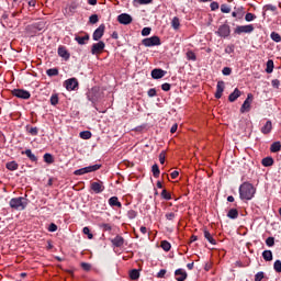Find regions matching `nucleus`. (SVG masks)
<instances>
[{
    "mask_svg": "<svg viewBox=\"0 0 281 281\" xmlns=\"http://www.w3.org/2000/svg\"><path fill=\"white\" fill-rule=\"evenodd\" d=\"M262 166H265L266 168H269V166H271L273 164V158L271 157H266L261 160Z\"/></svg>",
    "mask_w": 281,
    "mask_h": 281,
    "instance_id": "obj_30",
    "label": "nucleus"
},
{
    "mask_svg": "<svg viewBox=\"0 0 281 281\" xmlns=\"http://www.w3.org/2000/svg\"><path fill=\"white\" fill-rule=\"evenodd\" d=\"M104 47H106V45L104 44V42L100 41L92 45L91 54L93 55L102 54V52H104Z\"/></svg>",
    "mask_w": 281,
    "mask_h": 281,
    "instance_id": "obj_9",
    "label": "nucleus"
},
{
    "mask_svg": "<svg viewBox=\"0 0 281 281\" xmlns=\"http://www.w3.org/2000/svg\"><path fill=\"white\" fill-rule=\"evenodd\" d=\"M274 271H277V273H281V261L277 260L274 262Z\"/></svg>",
    "mask_w": 281,
    "mask_h": 281,
    "instance_id": "obj_49",
    "label": "nucleus"
},
{
    "mask_svg": "<svg viewBox=\"0 0 281 281\" xmlns=\"http://www.w3.org/2000/svg\"><path fill=\"white\" fill-rule=\"evenodd\" d=\"M22 155H26L31 161H38V158L32 153V149H26L25 151H22Z\"/></svg>",
    "mask_w": 281,
    "mask_h": 281,
    "instance_id": "obj_24",
    "label": "nucleus"
},
{
    "mask_svg": "<svg viewBox=\"0 0 281 281\" xmlns=\"http://www.w3.org/2000/svg\"><path fill=\"white\" fill-rule=\"evenodd\" d=\"M65 86H66L67 91H74L78 87V79L70 78L65 81Z\"/></svg>",
    "mask_w": 281,
    "mask_h": 281,
    "instance_id": "obj_10",
    "label": "nucleus"
},
{
    "mask_svg": "<svg viewBox=\"0 0 281 281\" xmlns=\"http://www.w3.org/2000/svg\"><path fill=\"white\" fill-rule=\"evenodd\" d=\"M109 205L111 207H122V202L117 199V196H112L109 199Z\"/></svg>",
    "mask_w": 281,
    "mask_h": 281,
    "instance_id": "obj_18",
    "label": "nucleus"
},
{
    "mask_svg": "<svg viewBox=\"0 0 281 281\" xmlns=\"http://www.w3.org/2000/svg\"><path fill=\"white\" fill-rule=\"evenodd\" d=\"M101 227L104 229V232H111L112 229L111 224H102Z\"/></svg>",
    "mask_w": 281,
    "mask_h": 281,
    "instance_id": "obj_62",
    "label": "nucleus"
},
{
    "mask_svg": "<svg viewBox=\"0 0 281 281\" xmlns=\"http://www.w3.org/2000/svg\"><path fill=\"white\" fill-rule=\"evenodd\" d=\"M89 21H90V23H92V24L98 23V14H92V15L89 18Z\"/></svg>",
    "mask_w": 281,
    "mask_h": 281,
    "instance_id": "obj_58",
    "label": "nucleus"
},
{
    "mask_svg": "<svg viewBox=\"0 0 281 281\" xmlns=\"http://www.w3.org/2000/svg\"><path fill=\"white\" fill-rule=\"evenodd\" d=\"M8 170H19V164L16 161H11L7 164Z\"/></svg>",
    "mask_w": 281,
    "mask_h": 281,
    "instance_id": "obj_33",
    "label": "nucleus"
},
{
    "mask_svg": "<svg viewBox=\"0 0 281 281\" xmlns=\"http://www.w3.org/2000/svg\"><path fill=\"white\" fill-rule=\"evenodd\" d=\"M223 91H225V82L218 81L216 86V92H215V98L217 100H221V98H223Z\"/></svg>",
    "mask_w": 281,
    "mask_h": 281,
    "instance_id": "obj_12",
    "label": "nucleus"
},
{
    "mask_svg": "<svg viewBox=\"0 0 281 281\" xmlns=\"http://www.w3.org/2000/svg\"><path fill=\"white\" fill-rule=\"evenodd\" d=\"M104 30L105 26L104 24H101L93 33L92 38L93 41H100V38H102V36H104Z\"/></svg>",
    "mask_w": 281,
    "mask_h": 281,
    "instance_id": "obj_11",
    "label": "nucleus"
},
{
    "mask_svg": "<svg viewBox=\"0 0 281 281\" xmlns=\"http://www.w3.org/2000/svg\"><path fill=\"white\" fill-rule=\"evenodd\" d=\"M175 277L177 281H186L188 279V272L183 269H178L175 272Z\"/></svg>",
    "mask_w": 281,
    "mask_h": 281,
    "instance_id": "obj_13",
    "label": "nucleus"
},
{
    "mask_svg": "<svg viewBox=\"0 0 281 281\" xmlns=\"http://www.w3.org/2000/svg\"><path fill=\"white\" fill-rule=\"evenodd\" d=\"M272 130L273 124L271 123V121H267L265 126L261 127V133H263V135H269V133H271Z\"/></svg>",
    "mask_w": 281,
    "mask_h": 281,
    "instance_id": "obj_17",
    "label": "nucleus"
},
{
    "mask_svg": "<svg viewBox=\"0 0 281 281\" xmlns=\"http://www.w3.org/2000/svg\"><path fill=\"white\" fill-rule=\"evenodd\" d=\"M254 32V25H241L235 29V34H251Z\"/></svg>",
    "mask_w": 281,
    "mask_h": 281,
    "instance_id": "obj_8",
    "label": "nucleus"
},
{
    "mask_svg": "<svg viewBox=\"0 0 281 281\" xmlns=\"http://www.w3.org/2000/svg\"><path fill=\"white\" fill-rule=\"evenodd\" d=\"M151 29L150 27H144L142 30V36H148L150 35Z\"/></svg>",
    "mask_w": 281,
    "mask_h": 281,
    "instance_id": "obj_53",
    "label": "nucleus"
},
{
    "mask_svg": "<svg viewBox=\"0 0 281 281\" xmlns=\"http://www.w3.org/2000/svg\"><path fill=\"white\" fill-rule=\"evenodd\" d=\"M58 55L61 58H65V60H69V52H67V48H65V46H60L58 48Z\"/></svg>",
    "mask_w": 281,
    "mask_h": 281,
    "instance_id": "obj_20",
    "label": "nucleus"
},
{
    "mask_svg": "<svg viewBox=\"0 0 281 281\" xmlns=\"http://www.w3.org/2000/svg\"><path fill=\"white\" fill-rule=\"evenodd\" d=\"M170 83H162L161 85V89H162V91H170Z\"/></svg>",
    "mask_w": 281,
    "mask_h": 281,
    "instance_id": "obj_63",
    "label": "nucleus"
},
{
    "mask_svg": "<svg viewBox=\"0 0 281 281\" xmlns=\"http://www.w3.org/2000/svg\"><path fill=\"white\" fill-rule=\"evenodd\" d=\"M265 279V272H258L255 276V281H262Z\"/></svg>",
    "mask_w": 281,
    "mask_h": 281,
    "instance_id": "obj_50",
    "label": "nucleus"
},
{
    "mask_svg": "<svg viewBox=\"0 0 281 281\" xmlns=\"http://www.w3.org/2000/svg\"><path fill=\"white\" fill-rule=\"evenodd\" d=\"M47 76H58V69L50 68L46 71Z\"/></svg>",
    "mask_w": 281,
    "mask_h": 281,
    "instance_id": "obj_46",
    "label": "nucleus"
},
{
    "mask_svg": "<svg viewBox=\"0 0 281 281\" xmlns=\"http://www.w3.org/2000/svg\"><path fill=\"white\" fill-rule=\"evenodd\" d=\"M91 190L95 192V194H100V192H104V184L102 182H92Z\"/></svg>",
    "mask_w": 281,
    "mask_h": 281,
    "instance_id": "obj_15",
    "label": "nucleus"
},
{
    "mask_svg": "<svg viewBox=\"0 0 281 281\" xmlns=\"http://www.w3.org/2000/svg\"><path fill=\"white\" fill-rule=\"evenodd\" d=\"M267 74H273V60L269 59L267 61V68H266Z\"/></svg>",
    "mask_w": 281,
    "mask_h": 281,
    "instance_id": "obj_32",
    "label": "nucleus"
},
{
    "mask_svg": "<svg viewBox=\"0 0 281 281\" xmlns=\"http://www.w3.org/2000/svg\"><path fill=\"white\" fill-rule=\"evenodd\" d=\"M87 167L86 168H81L75 171L76 176H81V175H87Z\"/></svg>",
    "mask_w": 281,
    "mask_h": 281,
    "instance_id": "obj_51",
    "label": "nucleus"
},
{
    "mask_svg": "<svg viewBox=\"0 0 281 281\" xmlns=\"http://www.w3.org/2000/svg\"><path fill=\"white\" fill-rule=\"evenodd\" d=\"M256 19V15L254 13H247L245 16V20L250 22L254 21Z\"/></svg>",
    "mask_w": 281,
    "mask_h": 281,
    "instance_id": "obj_54",
    "label": "nucleus"
},
{
    "mask_svg": "<svg viewBox=\"0 0 281 281\" xmlns=\"http://www.w3.org/2000/svg\"><path fill=\"white\" fill-rule=\"evenodd\" d=\"M171 247L172 246L170 245V243L166 240L161 241V248L164 249V251H170Z\"/></svg>",
    "mask_w": 281,
    "mask_h": 281,
    "instance_id": "obj_39",
    "label": "nucleus"
},
{
    "mask_svg": "<svg viewBox=\"0 0 281 281\" xmlns=\"http://www.w3.org/2000/svg\"><path fill=\"white\" fill-rule=\"evenodd\" d=\"M79 136L81 137V139H91V132L89 131L80 132Z\"/></svg>",
    "mask_w": 281,
    "mask_h": 281,
    "instance_id": "obj_36",
    "label": "nucleus"
},
{
    "mask_svg": "<svg viewBox=\"0 0 281 281\" xmlns=\"http://www.w3.org/2000/svg\"><path fill=\"white\" fill-rule=\"evenodd\" d=\"M228 218H238V210L236 209H231L227 213Z\"/></svg>",
    "mask_w": 281,
    "mask_h": 281,
    "instance_id": "obj_29",
    "label": "nucleus"
},
{
    "mask_svg": "<svg viewBox=\"0 0 281 281\" xmlns=\"http://www.w3.org/2000/svg\"><path fill=\"white\" fill-rule=\"evenodd\" d=\"M142 44L145 46V47H155L157 45H161V40L159 38V36L157 35H154L151 37H147V38H144L142 41Z\"/></svg>",
    "mask_w": 281,
    "mask_h": 281,
    "instance_id": "obj_3",
    "label": "nucleus"
},
{
    "mask_svg": "<svg viewBox=\"0 0 281 281\" xmlns=\"http://www.w3.org/2000/svg\"><path fill=\"white\" fill-rule=\"evenodd\" d=\"M82 232L86 236H88L89 240H92L93 234H91V229H89V227H83Z\"/></svg>",
    "mask_w": 281,
    "mask_h": 281,
    "instance_id": "obj_40",
    "label": "nucleus"
},
{
    "mask_svg": "<svg viewBox=\"0 0 281 281\" xmlns=\"http://www.w3.org/2000/svg\"><path fill=\"white\" fill-rule=\"evenodd\" d=\"M161 196L162 199H166V201H170V199H172V195H170V192H167L166 190H162Z\"/></svg>",
    "mask_w": 281,
    "mask_h": 281,
    "instance_id": "obj_45",
    "label": "nucleus"
},
{
    "mask_svg": "<svg viewBox=\"0 0 281 281\" xmlns=\"http://www.w3.org/2000/svg\"><path fill=\"white\" fill-rule=\"evenodd\" d=\"M131 280H139V270L133 269L130 271Z\"/></svg>",
    "mask_w": 281,
    "mask_h": 281,
    "instance_id": "obj_28",
    "label": "nucleus"
},
{
    "mask_svg": "<svg viewBox=\"0 0 281 281\" xmlns=\"http://www.w3.org/2000/svg\"><path fill=\"white\" fill-rule=\"evenodd\" d=\"M12 95H14L15 98H21L22 100H30V91L27 90H22V89H14L12 91Z\"/></svg>",
    "mask_w": 281,
    "mask_h": 281,
    "instance_id": "obj_5",
    "label": "nucleus"
},
{
    "mask_svg": "<svg viewBox=\"0 0 281 281\" xmlns=\"http://www.w3.org/2000/svg\"><path fill=\"white\" fill-rule=\"evenodd\" d=\"M254 102V94L248 93L247 99L244 101L240 113H249L251 111V103Z\"/></svg>",
    "mask_w": 281,
    "mask_h": 281,
    "instance_id": "obj_4",
    "label": "nucleus"
},
{
    "mask_svg": "<svg viewBox=\"0 0 281 281\" xmlns=\"http://www.w3.org/2000/svg\"><path fill=\"white\" fill-rule=\"evenodd\" d=\"M75 41H77L79 45H86L87 41H89V34H86L85 36H76Z\"/></svg>",
    "mask_w": 281,
    "mask_h": 281,
    "instance_id": "obj_23",
    "label": "nucleus"
},
{
    "mask_svg": "<svg viewBox=\"0 0 281 281\" xmlns=\"http://www.w3.org/2000/svg\"><path fill=\"white\" fill-rule=\"evenodd\" d=\"M177 214H175V212H169L166 213L165 217L167 218V221H175Z\"/></svg>",
    "mask_w": 281,
    "mask_h": 281,
    "instance_id": "obj_44",
    "label": "nucleus"
},
{
    "mask_svg": "<svg viewBox=\"0 0 281 281\" xmlns=\"http://www.w3.org/2000/svg\"><path fill=\"white\" fill-rule=\"evenodd\" d=\"M9 205L12 210L23 211L27 207V200L23 196L13 198L10 200Z\"/></svg>",
    "mask_w": 281,
    "mask_h": 281,
    "instance_id": "obj_2",
    "label": "nucleus"
},
{
    "mask_svg": "<svg viewBox=\"0 0 281 281\" xmlns=\"http://www.w3.org/2000/svg\"><path fill=\"white\" fill-rule=\"evenodd\" d=\"M240 95H241L240 90H238V88H236L234 90V92H232L229 94L228 100H229V102H236V100H238V98H240Z\"/></svg>",
    "mask_w": 281,
    "mask_h": 281,
    "instance_id": "obj_19",
    "label": "nucleus"
},
{
    "mask_svg": "<svg viewBox=\"0 0 281 281\" xmlns=\"http://www.w3.org/2000/svg\"><path fill=\"white\" fill-rule=\"evenodd\" d=\"M112 245H114V247H122V245H124V237L117 235L114 239H112Z\"/></svg>",
    "mask_w": 281,
    "mask_h": 281,
    "instance_id": "obj_21",
    "label": "nucleus"
},
{
    "mask_svg": "<svg viewBox=\"0 0 281 281\" xmlns=\"http://www.w3.org/2000/svg\"><path fill=\"white\" fill-rule=\"evenodd\" d=\"M166 76V71L156 68L151 71V78H154V80H159L160 78H164Z\"/></svg>",
    "mask_w": 281,
    "mask_h": 281,
    "instance_id": "obj_16",
    "label": "nucleus"
},
{
    "mask_svg": "<svg viewBox=\"0 0 281 281\" xmlns=\"http://www.w3.org/2000/svg\"><path fill=\"white\" fill-rule=\"evenodd\" d=\"M212 12H215V10H218L220 5L218 2H212L210 5Z\"/></svg>",
    "mask_w": 281,
    "mask_h": 281,
    "instance_id": "obj_60",
    "label": "nucleus"
},
{
    "mask_svg": "<svg viewBox=\"0 0 281 281\" xmlns=\"http://www.w3.org/2000/svg\"><path fill=\"white\" fill-rule=\"evenodd\" d=\"M151 171H153V176L157 179L160 175L159 166L157 164L153 165Z\"/></svg>",
    "mask_w": 281,
    "mask_h": 281,
    "instance_id": "obj_34",
    "label": "nucleus"
},
{
    "mask_svg": "<svg viewBox=\"0 0 281 281\" xmlns=\"http://www.w3.org/2000/svg\"><path fill=\"white\" fill-rule=\"evenodd\" d=\"M222 74H224V76H229L232 74V68L229 67L223 68Z\"/></svg>",
    "mask_w": 281,
    "mask_h": 281,
    "instance_id": "obj_61",
    "label": "nucleus"
},
{
    "mask_svg": "<svg viewBox=\"0 0 281 281\" xmlns=\"http://www.w3.org/2000/svg\"><path fill=\"white\" fill-rule=\"evenodd\" d=\"M81 268L83 269V271H91V265L90 263L82 262Z\"/></svg>",
    "mask_w": 281,
    "mask_h": 281,
    "instance_id": "obj_55",
    "label": "nucleus"
},
{
    "mask_svg": "<svg viewBox=\"0 0 281 281\" xmlns=\"http://www.w3.org/2000/svg\"><path fill=\"white\" fill-rule=\"evenodd\" d=\"M147 93L149 98H155V95H157V90H155V88H151L148 90Z\"/></svg>",
    "mask_w": 281,
    "mask_h": 281,
    "instance_id": "obj_57",
    "label": "nucleus"
},
{
    "mask_svg": "<svg viewBox=\"0 0 281 281\" xmlns=\"http://www.w3.org/2000/svg\"><path fill=\"white\" fill-rule=\"evenodd\" d=\"M221 12H223V14H229V12H232V8H229L227 4H222Z\"/></svg>",
    "mask_w": 281,
    "mask_h": 281,
    "instance_id": "obj_38",
    "label": "nucleus"
},
{
    "mask_svg": "<svg viewBox=\"0 0 281 281\" xmlns=\"http://www.w3.org/2000/svg\"><path fill=\"white\" fill-rule=\"evenodd\" d=\"M159 161L161 165L166 164V151L159 154Z\"/></svg>",
    "mask_w": 281,
    "mask_h": 281,
    "instance_id": "obj_52",
    "label": "nucleus"
},
{
    "mask_svg": "<svg viewBox=\"0 0 281 281\" xmlns=\"http://www.w3.org/2000/svg\"><path fill=\"white\" fill-rule=\"evenodd\" d=\"M204 238H206V240H209V243H211V245H216V239H214V237H212V234H210V231L204 229Z\"/></svg>",
    "mask_w": 281,
    "mask_h": 281,
    "instance_id": "obj_25",
    "label": "nucleus"
},
{
    "mask_svg": "<svg viewBox=\"0 0 281 281\" xmlns=\"http://www.w3.org/2000/svg\"><path fill=\"white\" fill-rule=\"evenodd\" d=\"M44 161L46 164H52L54 161V156H52V154H45L44 155Z\"/></svg>",
    "mask_w": 281,
    "mask_h": 281,
    "instance_id": "obj_41",
    "label": "nucleus"
},
{
    "mask_svg": "<svg viewBox=\"0 0 281 281\" xmlns=\"http://www.w3.org/2000/svg\"><path fill=\"white\" fill-rule=\"evenodd\" d=\"M187 58L188 60H196V54H194L192 50H189L187 52Z\"/></svg>",
    "mask_w": 281,
    "mask_h": 281,
    "instance_id": "obj_42",
    "label": "nucleus"
},
{
    "mask_svg": "<svg viewBox=\"0 0 281 281\" xmlns=\"http://www.w3.org/2000/svg\"><path fill=\"white\" fill-rule=\"evenodd\" d=\"M271 153H280L281 151V144L280 142H274L270 147Z\"/></svg>",
    "mask_w": 281,
    "mask_h": 281,
    "instance_id": "obj_26",
    "label": "nucleus"
},
{
    "mask_svg": "<svg viewBox=\"0 0 281 281\" xmlns=\"http://www.w3.org/2000/svg\"><path fill=\"white\" fill-rule=\"evenodd\" d=\"M50 104H52L53 106H56V104H58V95H57V94H53V95L50 97Z\"/></svg>",
    "mask_w": 281,
    "mask_h": 281,
    "instance_id": "obj_47",
    "label": "nucleus"
},
{
    "mask_svg": "<svg viewBox=\"0 0 281 281\" xmlns=\"http://www.w3.org/2000/svg\"><path fill=\"white\" fill-rule=\"evenodd\" d=\"M262 258L266 262H271V260H273V252H271V250H265L262 252Z\"/></svg>",
    "mask_w": 281,
    "mask_h": 281,
    "instance_id": "obj_22",
    "label": "nucleus"
},
{
    "mask_svg": "<svg viewBox=\"0 0 281 281\" xmlns=\"http://www.w3.org/2000/svg\"><path fill=\"white\" fill-rule=\"evenodd\" d=\"M216 34H218V36H222V38H227V36L232 34V30L229 29V25L223 24L218 27Z\"/></svg>",
    "mask_w": 281,
    "mask_h": 281,
    "instance_id": "obj_7",
    "label": "nucleus"
},
{
    "mask_svg": "<svg viewBox=\"0 0 281 281\" xmlns=\"http://www.w3.org/2000/svg\"><path fill=\"white\" fill-rule=\"evenodd\" d=\"M171 27H173V30H179V27H181V22H180L179 18L175 16L172 19Z\"/></svg>",
    "mask_w": 281,
    "mask_h": 281,
    "instance_id": "obj_27",
    "label": "nucleus"
},
{
    "mask_svg": "<svg viewBox=\"0 0 281 281\" xmlns=\"http://www.w3.org/2000/svg\"><path fill=\"white\" fill-rule=\"evenodd\" d=\"M256 194V188H254V184L249 182H244L239 187V196L243 200L251 201L254 199V195Z\"/></svg>",
    "mask_w": 281,
    "mask_h": 281,
    "instance_id": "obj_1",
    "label": "nucleus"
},
{
    "mask_svg": "<svg viewBox=\"0 0 281 281\" xmlns=\"http://www.w3.org/2000/svg\"><path fill=\"white\" fill-rule=\"evenodd\" d=\"M134 3H138V5H145L148 3H153V0H134Z\"/></svg>",
    "mask_w": 281,
    "mask_h": 281,
    "instance_id": "obj_48",
    "label": "nucleus"
},
{
    "mask_svg": "<svg viewBox=\"0 0 281 281\" xmlns=\"http://www.w3.org/2000/svg\"><path fill=\"white\" fill-rule=\"evenodd\" d=\"M100 88H92L91 91L88 93V98L89 100H91L92 102H95V100L100 99Z\"/></svg>",
    "mask_w": 281,
    "mask_h": 281,
    "instance_id": "obj_14",
    "label": "nucleus"
},
{
    "mask_svg": "<svg viewBox=\"0 0 281 281\" xmlns=\"http://www.w3.org/2000/svg\"><path fill=\"white\" fill-rule=\"evenodd\" d=\"M100 168H102L101 165H92L89 167H86L87 172H95L97 170H100Z\"/></svg>",
    "mask_w": 281,
    "mask_h": 281,
    "instance_id": "obj_31",
    "label": "nucleus"
},
{
    "mask_svg": "<svg viewBox=\"0 0 281 281\" xmlns=\"http://www.w3.org/2000/svg\"><path fill=\"white\" fill-rule=\"evenodd\" d=\"M56 229H58V226H57L56 224H54V223H52V224L49 225V227H48V231H49V232H56Z\"/></svg>",
    "mask_w": 281,
    "mask_h": 281,
    "instance_id": "obj_64",
    "label": "nucleus"
},
{
    "mask_svg": "<svg viewBox=\"0 0 281 281\" xmlns=\"http://www.w3.org/2000/svg\"><path fill=\"white\" fill-rule=\"evenodd\" d=\"M30 135H38V127H31L29 128Z\"/></svg>",
    "mask_w": 281,
    "mask_h": 281,
    "instance_id": "obj_59",
    "label": "nucleus"
},
{
    "mask_svg": "<svg viewBox=\"0 0 281 281\" xmlns=\"http://www.w3.org/2000/svg\"><path fill=\"white\" fill-rule=\"evenodd\" d=\"M270 37L274 41V43H281V36L277 32H272Z\"/></svg>",
    "mask_w": 281,
    "mask_h": 281,
    "instance_id": "obj_37",
    "label": "nucleus"
},
{
    "mask_svg": "<svg viewBox=\"0 0 281 281\" xmlns=\"http://www.w3.org/2000/svg\"><path fill=\"white\" fill-rule=\"evenodd\" d=\"M232 16H234L235 19H236V18L243 19V8L236 9V11H234V12L232 13Z\"/></svg>",
    "mask_w": 281,
    "mask_h": 281,
    "instance_id": "obj_35",
    "label": "nucleus"
},
{
    "mask_svg": "<svg viewBox=\"0 0 281 281\" xmlns=\"http://www.w3.org/2000/svg\"><path fill=\"white\" fill-rule=\"evenodd\" d=\"M117 21L121 25H131L133 23V16L128 13H122L117 16Z\"/></svg>",
    "mask_w": 281,
    "mask_h": 281,
    "instance_id": "obj_6",
    "label": "nucleus"
},
{
    "mask_svg": "<svg viewBox=\"0 0 281 281\" xmlns=\"http://www.w3.org/2000/svg\"><path fill=\"white\" fill-rule=\"evenodd\" d=\"M266 245H268V247H273L276 245V238L273 237H268L266 239Z\"/></svg>",
    "mask_w": 281,
    "mask_h": 281,
    "instance_id": "obj_43",
    "label": "nucleus"
},
{
    "mask_svg": "<svg viewBox=\"0 0 281 281\" xmlns=\"http://www.w3.org/2000/svg\"><path fill=\"white\" fill-rule=\"evenodd\" d=\"M77 9L78 4L76 2H72L68 8L69 12H76Z\"/></svg>",
    "mask_w": 281,
    "mask_h": 281,
    "instance_id": "obj_56",
    "label": "nucleus"
}]
</instances>
